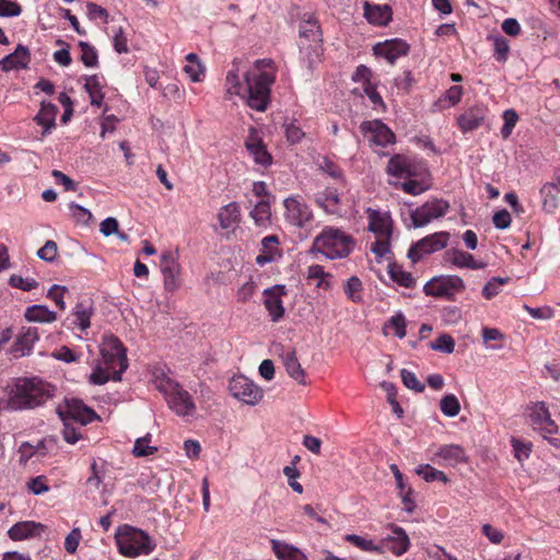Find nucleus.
Returning <instances> with one entry per match:
<instances>
[{
	"mask_svg": "<svg viewBox=\"0 0 560 560\" xmlns=\"http://www.w3.org/2000/svg\"><path fill=\"white\" fill-rule=\"evenodd\" d=\"M429 347L434 351L450 354L455 350V341L451 335L443 334L438 339L430 342Z\"/></svg>",
	"mask_w": 560,
	"mask_h": 560,
	"instance_id": "nucleus-46",
	"label": "nucleus"
},
{
	"mask_svg": "<svg viewBox=\"0 0 560 560\" xmlns=\"http://www.w3.org/2000/svg\"><path fill=\"white\" fill-rule=\"evenodd\" d=\"M529 417L535 429H538L548 434L557 433L558 427L551 419L550 412L545 402H536L532 408Z\"/></svg>",
	"mask_w": 560,
	"mask_h": 560,
	"instance_id": "nucleus-19",
	"label": "nucleus"
},
{
	"mask_svg": "<svg viewBox=\"0 0 560 560\" xmlns=\"http://www.w3.org/2000/svg\"><path fill=\"white\" fill-rule=\"evenodd\" d=\"M393 327L395 329V335L402 339L406 336V319L401 313L396 314L390 317V319L385 324V328Z\"/></svg>",
	"mask_w": 560,
	"mask_h": 560,
	"instance_id": "nucleus-57",
	"label": "nucleus"
},
{
	"mask_svg": "<svg viewBox=\"0 0 560 560\" xmlns=\"http://www.w3.org/2000/svg\"><path fill=\"white\" fill-rule=\"evenodd\" d=\"M284 208L287 221L294 226L304 228L313 219L312 210L298 198H287L284 200Z\"/></svg>",
	"mask_w": 560,
	"mask_h": 560,
	"instance_id": "nucleus-15",
	"label": "nucleus"
},
{
	"mask_svg": "<svg viewBox=\"0 0 560 560\" xmlns=\"http://www.w3.org/2000/svg\"><path fill=\"white\" fill-rule=\"evenodd\" d=\"M63 423L62 429V436L66 442L70 444L77 443L81 439V434L78 432L77 428L74 427V422L68 421V420H61Z\"/></svg>",
	"mask_w": 560,
	"mask_h": 560,
	"instance_id": "nucleus-60",
	"label": "nucleus"
},
{
	"mask_svg": "<svg viewBox=\"0 0 560 560\" xmlns=\"http://www.w3.org/2000/svg\"><path fill=\"white\" fill-rule=\"evenodd\" d=\"M159 388L164 393L168 407L177 416H189L195 411L192 397L177 382L167 380Z\"/></svg>",
	"mask_w": 560,
	"mask_h": 560,
	"instance_id": "nucleus-5",
	"label": "nucleus"
},
{
	"mask_svg": "<svg viewBox=\"0 0 560 560\" xmlns=\"http://www.w3.org/2000/svg\"><path fill=\"white\" fill-rule=\"evenodd\" d=\"M300 47L301 49L304 48H312V45L310 44L306 46L304 43L305 40H308L314 44V49L318 47L319 43L322 42V33L320 27L316 20H314L311 15L308 19H305L302 21L300 25Z\"/></svg>",
	"mask_w": 560,
	"mask_h": 560,
	"instance_id": "nucleus-22",
	"label": "nucleus"
},
{
	"mask_svg": "<svg viewBox=\"0 0 560 560\" xmlns=\"http://www.w3.org/2000/svg\"><path fill=\"white\" fill-rule=\"evenodd\" d=\"M57 413L61 420L66 419L71 422L79 423L80 425L91 423L93 420L98 418L92 408L85 406L79 399L66 400L63 407L59 406L57 408Z\"/></svg>",
	"mask_w": 560,
	"mask_h": 560,
	"instance_id": "nucleus-10",
	"label": "nucleus"
},
{
	"mask_svg": "<svg viewBox=\"0 0 560 560\" xmlns=\"http://www.w3.org/2000/svg\"><path fill=\"white\" fill-rule=\"evenodd\" d=\"M462 95L463 88L460 85H453L435 103V106H440L441 108L452 107L460 101Z\"/></svg>",
	"mask_w": 560,
	"mask_h": 560,
	"instance_id": "nucleus-41",
	"label": "nucleus"
},
{
	"mask_svg": "<svg viewBox=\"0 0 560 560\" xmlns=\"http://www.w3.org/2000/svg\"><path fill=\"white\" fill-rule=\"evenodd\" d=\"M94 314L92 303L82 301L77 303L72 312L71 324L78 327L81 331H85L91 326V317Z\"/></svg>",
	"mask_w": 560,
	"mask_h": 560,
	"instance_id": "nucleus-27",
	"label": "nucleus"
},
{
	"mask_svg": "<svg viewBox=\"0 0 560 560\" xmlns=\"http://www.w3.org/2000/svg\"><path fill=\"white\" fill-rule=\"evenodd\" d=\"M400 375L401 381L407 388L412 389L416 393H422L424 390V384L417 378L413 372L402 369L400 371Z\"/></svg>",
	"mask_w": 560,
	"mask_h": 560,
	"instance_id": "nucleus-51",
	"label": "nucleus"
},
{
	"mask_svg": "<svg viewBox=\"0 0 560 560\" xmlns=\"http://www.w3.org/2000/svg\"><path fill=\"white\" fill-rule=\"evenodd\" d=\"M345 540L363 551L378 552V544L374 542L372 539H368L355 534H348L345 536Z\"/></svg>",
	"mask_w": 560,
	"mask_h": 560,
	"instance_id": "nucleus-45",
	"label": "nucleus"
},
{
	"mask_svg": "<svg viewBox=\"0 0 560 560\" xmlns=\"http://www.w3.org/2000/svg\"><path fill=\"white\" fill-rule=\"evenodd\" d=\"M360 130L364 136L371 135L370 140L380 147L395 143V133L380 119L361 122Z\"/></svg>",
	"mask_w": 560,
	"mask_h": 560,
	"instance_id": "nucleus-14",
	"label": "nucleus"
},
{
	"mask_svg": "<svg viewBox=\"0 0 560 560\" xmlns=\"http://www.w3.org/2000/svg\"><path fill=\"white\" fill-rule=\"evenodd\" d=\"M38 331L35 327L24 329L14 341L11 352L15 357L28 355L33 349V345L38 340Z\"/></svg>",
	"mask_w": 560,
	"mask_h": 560,
	"instance_id": "nucleus-23",
	"label": "nucleus"
},
{
	"mask_svg": "<svg viewBox=\"0 0 560 560\" xmlns=\"http://www.w3.org/2000/svg\"><path fill=\"white\" fill-rule=\"evenodd\" d=\"M45 526L40 523L33 521H24L14 524L8 532L9 536L13 540H22L34 536L36 530H43Z\"/></svg>",
	"mask_w": 560,
	"mask_h": 560,
	"instance_id": "nucleus-30",
	"label": "nucleus"
},
{
	"mask_svg": "<svg viewBox=\"0 0 560 560\" xmlns=\"http://www.w3.org/2000/svg\"><path fill=\"white\" fill-rule=\"evenodd\" d=\"M494 45V58L499 62H505L510 52V44L506 38L501 35L492 37Z\"/></svg>",
	"mask_w": 560,
	"mask_h": 560,
	"instance_id": "nucleus-49",
	"label": "nucleus"
},
{
	"mask_svg": "<svg viewBox=\"0 0 560 560\" xmlns=\"http://www.w3.org/2000/svg\"><path fill=\"white\" fill-rule=\"evenodd\" d=\"M511 443H512V446H513V450H514V453H515V457L520 462H522L525 458H528L529 453H530V447H532L530 443L522 442V441H520V440H517L515 438H513L511 440Z\"/></svg>",
	"mask_w": 560,
	"mask_h": 560,
	"instance_id": "nucleus-64",
	"label": "nucleus"
},
{
	"mask_svg": "<svg viewBox=\"0 0 560 560\" xmlns=\"http://www.w3.org/2000/svg\"><path fill=\"white\" fill-rule=\"evenodd\" d=\"M27 489L35 495H39L49 490L48 485L46 483L45 476H37L35 478L30 479L27 482Z\"/></svg>",
	"mask_w": 560,
	"mask_h": 560,
	"instance_id": "nucleus-61",
	"label": "nucleus"
},
{
	"mask_svg": "<svg viewBox=\"0 0 560 560\" xmlns=\"http://www.w3.org/2000/svg\"><path fill=\"white\" fill-rule=\"evenodd\" d=\"M115 538L119 552L128 558L148 556L155 548L154 540L144 530L130 525L120 526Z\"/></svg>",
	"mask_w": 560,
	"mask_h": 560,
	"instance_id": "nucleus-4",
	"label": "nucleus"
},
{
	"mask_svg": "<svg viewBox=\"0 0 560 560\" xmlns=\"http://www.w3.org/2000/svg\"><path fill=\"white\" fill-rule=\"evenodd\" d=\"M510 278L494 277L486 283L482 289V295L487 300H491L500 293V287L508 283Z\"/></svg>",
	"mask_w": 560,
	"mask_h": 560,
	"instance_id": "nucleus-50",
	"label": "nucleus"
},
{
	"mask_svg": "<svg viewBox=\"0 0 560 560\" xmlns=\"http://www.w3.org/2000/svg\"><path fill=\"white\" fill-rule=\"evenodd\" d=\"M151 441V434L148 433L147 435L139 438L136 440L132 454L136 457H144L154 454L158 451V447L150 446L149 443Z\"/></svg>",
	"mask_w": 560,
	"mask_h": 560,
	"instance_id": "nucleus-44",
	"label": "nucleus"
},
{
	"mask_svg": "<svg viewBox=\"0 0 560 560\" xmlns=\"http://www.w3.org/2000/svg\"><path fill=\"white\" fill-rule=\"evenodd\" d=\"M373 51L377 57L386 59L390 65L409 51V44L400 38H394L378 43L373 47Z\"/></svg>",
	"mask_w": 560,
	"mask_h": 560,
	"instance_id": "nucleus-17",
	"label": "nucleus"
},
{
	"mask_svg": "<svg viewBox=\"0 0 560 560\" xmlns=\"http://www.w3.org/2000/svg\"><path fill=\"white\" fill-rule=\"evenodd\" d=\"M485 115L481 108H470L458 118V126L464 131H471L477 129L483 121Z\"/></svg>",
	"mask_w": 560,
	"mask_h": 560,
	"instance_id": "nucleus-31",
	"label": "nucleus"
},
{
	"mask_svg": "<svg viewBox=\"0 0 560 560\" xmlns=\"http://www.w3.org/2000/svg\"><path fill=\"white\" fill-rule=\"evenodd\" d=\"M504 125L501 128L502 138L506 139L511 136L513 128L515 127L518 115L514 109H506L503 113Z\"/></svg>",
	"mask_w": 560,
	"mask_h": 560,
	"instance_id": "nucleus-54",
	"label": "nucleus"
},
{
	"mask_svg": "<svg viewBox=\"0 0 560 560\" xmlns=\"http://www.w3.org/2000/svg\"><path fill=\"white\" fill-rule=\"evenodd\" d=\"M364 16L376 25H386L392 20V9L387 4H370L368 1L363 4Z\"/></svg>",
	"mask_w": 560,
	"mask_h": 560,
	"instance_id": "nucleus-26",
	"label": "nucleus"
},
{
	"mask_svg": "<svg viewBox=\"0 0 560 560\" xmlns=\"http://www.w3.org/2000/svg\"><path fill=\"white\" fill-rule=\"evenodd\" d=\"M284 127L287 140L292 144L299 143L305 137V132L294 122L287 124Z\"/></svg>",
	"mask_w": 560,
	"mask_h": 560,
	"instance_id": "nucleus-62",
	"label": "nucleus"
},
{
	"mask_svg": "<svg viewBox=\"0 0 560 560\" xmlns=\"http://www.w3.org/2000/svg\"><path fill=\"white\" fill-rule=\"evenodd\" d=\"M446 256L453 265L459 268H469L476 270L486 267V262L476 261L471 254L456 248L447 250Z\"/></svg>",
	"mask_w": 560,
	"mask_h": 560,
	"instance_id": "nucleus-29",
	"label": "nucleus"
},
{
	"mask_svg": "<svg viewBox=\"0 0 560 560\" xmlns=\"http://www.w3.org/2000/svg\"><path fill=\"white\" fill-rule=\"evenodd\" d=\"M388 273L393 281L405 288H413L416 284L415 278L410 272L405 271L400 266L393 264L388 266Z\"/></svg>",
	"mask_w": 560,
	"mask_h": 560,
	"instance_id": "nucleus-37",
	"label": "nucleus"
},
{
	"mask_svg": "<svg viewBox=\"0 0 560 560\" xmlns=\"http://www.w3.org/2000/svg\"><path fill=\"white\" fill-rule=\"evenodd\" d=\"M241 60L235 59L225 77V98L241 96L246 104L258 112H265L270 100V88L275 82V75L269 72H259L258 74L245 72L244 86L240 80Z\"/></svg>",
	"mask_w": 560,
	"mask_h": 560,
	"instance_id": "nucleus-1",
	"label": "nucleus"
},
{
	"mask_svg": "<svg viewBox=\"0 0 560 560\" xmlns=\"http://www.w3.org/2000/svg\"><path fill=\"white\" fill-rule=\"evenodd\" d=\"M84 88L90 95L91 104L100 107L104 100V93L102 92V84L98 75L93 74L86 77Z\"/></svg>",
	"mask_w": 560,
	"mask_h": 560,
	"instance_id": "nucleus-35",
	"label": "nucleus"
},
{
	"mask_svg": "<svg viewBox=\"0 0 560 560\" xmlns=\"http://www.w3.org/2000/svg\"><path fill=\"white\" fill-rule=\"evenodd\" d=\"M436 456L441 457L451 466H456L459 463L466 462V455L463 447L454 444L442 446L436 453Z\"/></svg>",
	"mask_w": 560,
	"mask_h": 560,
	"instance_id": "nucleus-34",
	"label": "nucleus"
},
{
	"mask_svg": "<svg viewBox=\"0 0 560 560\" xmlns=\"http://www.w3.org/2000/svg\"><path fill=\"white\" fill-rule=\"evenodd\" d=\"M81 538L82 535L80 528H73L65 539L66 551L70 555H73L78 549Z\"/></svg>",
	"mask_w": 560,
	"mask_h": 560,
	"instance_id": "nucleus-58",
	"label": "nucleus"
},
{
	"mask_svg": "<svg viewBox=\"0 0 560 560\" xmlns=\"http://www.w3.org/2000/svg\"><path fill=\"white\" fill-rule=\"evenodd\" d=\"M369 230L377 235V237L390 236L392 230L386 219L382 218L377 212L370 217Z\"/></svg>",
	"mask_w": 560,
	"mask_h": 560,
	"instance_id": "nucleus-39",
	"label": "nucleus"
},
{
	"mask_svg": "<svg viewBox=\"0 0 560 560\" xmlns=\"http://www.w3.org/2000/svg\"><path fill=\"white\" fill-rule=\"evenodd\" d=\"M54 388L37 378H22L11 389L5 406L11 410L33 409L52 397Z\"/></svg>",
	"mask_w": 560,
	"mask_h": 560,
	"instance_id": "nucleus-2",
	"label": "nucleus"
},
{
	"mask_svg": "<svg viewBox=\"0 0 560 560\" xmlns=\"http://www.w3.org/2000/svg\"><path fill=\"white\" fill-rule=\"evenodd\" d=\"M390 533L378 542V552L390 551L399 557L405 553L410 545L407 533L399 526L389 525Z\"/></svg>",
	"mask_w": 560,
	"mask_h": 560,
	"instance_id": "nucleus-12",
	"label": "nucleus"
},
{
	"mask_svg": "<svg viewBox=\"0 0 560 560\" xmlns=\"http://www.w3.org/2000/svg\"><path fill=\"white\" fill-rule=\"evenodd\" d=\"M79 47L81 49V61L86 66L94 68L98 65V56L97 51L93 46H91L86 42H79Z\"/></svg>",
	"mask_w": 560,
	"mask_h": 560,
	"instance_id": "nucleus-48",
	"label": "nucleus"
},
{
	"mask_svg": "<svg viewBox=\"0 0 560 560\" xmlns=\"http://www.w3.org/2000/svg\"><path fill=\"white\" fill-rule=\"evenodd\" d=\"M161 271L164 277V288L166 291L173 292L180 285L179 264L177 256L172 252H165L161 256Z\"/></svg>",
	"mask_w": 560,
	"mask_h": 560,
	"instance_id": "nucleus-16",
	"label": "nucleus"
},
{
	"mask_svg": "<svg viewBox=\"0 0 560 560\" xmlns=\"http://www.w3.org/2000/svg\"><path fill=\"white\" fill-rule=\"evenodd\" d=\"M464 281L458 276H446L433 278L423 287V291L428 296L446 298L451 300L455 290H463Z\"/></svg>",
	"mask_w": 560,
	"mask_h": 560,
	"instance_id": "nucleus-11",
	"label": "nucleus"
},
{
	"mask_svg": "<svg viewBox=\"0 0 560 560\" xmlns=\"http://www.w3.org/2000/svg\"><path fill=\"white\" fill-rule=\"evenodd\" d=\"M67 288L66 287H61V285H58V284H54L49 291H48V294L47 296L51 300H54V302L56 303V305L60 308V310H65L66 308V303L63 301V294L67 292Z\"/></svg>",
	"mask_w": 560,
	"mask_h": 560,
	"instance_id": "nucleus-63",
	"label": "nucleus"
},
{
	"mask_svg": "<svg viewBox=\"0 0 560 560\" xmlns=\"http://www.w3.org/2000/svg\"><path fill=\"white\" fill-rule=\"evenodd\" d=\"M557 189L553 185L546 183L540 188V195L542 198V209L548 212L552 213L558 208V194Z\"/></svg>",
	"mask_w": 560,
	"mask_h": 560,
	"instance_id": "nucleus-36",
	"label": "nucleus"
},
{
	"mask_svg": "<svg viewBox=\"0 0 560 560\" xmlns=\"http://www.w3.org/2000/svg\"><path fill=\"white\" fill-rule=\"evenodd\" d=\"M361 290H362L361 280L355 276L350 277L347 281V287L345 289V292L348 295V298L354 303L360 302L361 301V295H360Z\"/></svg>",
	"mask_w": 560,
	"mask_h": 560,
	"instance_id": "nucleus-52",
	"label": "nucleus"
},
{
	"mask_svg": "<svg viewBox=\"0 0 560 560\" xmlns=\"http://www.w3.org/2000/svg\"><path fill=\"white\" fill-rule=\"evenodd\" d=\"M30 62V49L26 46L19 44L12 54H9L0 60V69L4 72L15 69H26Z\"/></svg>",
	"mask_w": 560,
	"mask_h": 560,
	"instance_id": "nucleus-20",
	"label": "nucleus"
},
{
	"mask_svg": "<svg viewBox=\"0 0 560 560\" xmlns=\"http://www.w3.org/2000/svg\"><path fill=\"white\" fill-rule=\"evenodd\" d=\"M355 245L354 238L345 231L325 226L314 238L311 253L322 254L328 259L345 258L350 255Z\"/></svg>",
	"mask_w": 560,
	"mask_h": 560,
	"instance_id": "nucleus-3",
	"label": "nucleus"
},
{
	"mask_svg": "<svg viewBox=\"0 0 560 560\" xmlns=\"http://www.w3.org/2000/svg\"><path fill=\"white\" fill-rule=\"evenodd\" d=\"M22 12V7L16 1L0 0V16L12 18L19 16Z\"/></svg>",
	"mask_w": 560,
	"mask_h": 560,
	"instance_id": "nucleus-56",
	"label": "nucleus"
},
{
	"mask_svg": "<svg viewBox=\"0 0 560 560\" xmlns=\"http://www.w3.org/2000/svg\"><path fill=\"white\" fill-rule=\"evenodd\" d=\"M281 359L284 364L285 371L291 378L296 381L301 385H306L307 382L305 380V371L301 366V363L296 357V352L294 349L283 350L281 353Z\"/></svg>",
	"mask_w": 560,
	"mask_h": 560,
	"instance_id": "nucleus-24",
	"label": "nucleus"
},
{
	"mask_svg": "<svg viewBox=\"0 0 560 560\" xmlns=\"http://www.w3.org/2000/svg\"><path fill=\"white\" fill-rule=\"evenodd\" d=\"M58 246L55 241H47L43 247H40L37 252V256L39 259L52 262L57 257Z\"/></svg>",
	"mask_w": 560,
	"mask_h": 560,
	"instance_id": "nucleus-55",
	"label": "nucleus"
},
{
	"mask_svg": "<svg viewBox=\"0 0 560 560\" xmlns=\"http://www.w3.org/2000/svg\"><path fill=\"white\" fill-rule=\"evenodd\" d=\"M416 472L427 482L442 481L443 483H447L450 481L447 476L442 470H438L429 464L418 466Z\"/></svg>",
	"mask_w": 560,
	"mask_h": 560,
	"instance_id": "nucleus-38",
	"label": "nucleus"
},
{
	"mask_svg": "<svg viewBox=\"0 0 560 560\" xmlns=\"http://www.w3.org/2000/svg\"><path fill=\"white\" fill-rule=\"evenodd\" d=\"M448 240V232H436L430 234L411 245L408 250V258L413 264L418 262L423 258V256L445 248L447 246Z\"/></svg>",
	"mask_w": 560,
	"mask_h": 560,
	"instance_id": "nucleus-7",
	"label": "nucleus"
},
{
	"mask_svg": "<svg viewBox=\"0 0 560 560\" xmlns=\"http://www.w3.org/2000/svg\"><path fill=\"white\" fill-rule=\"evenodd\" d=\"M421 168V164L416 163L409 158L401 154H395L388 161L386 170L389 175L402 178L417 176Z\"/></svg>",
	"mask_w": 560,
	"mask_h": 560,
	"instance_id": "nucleus-18",
	"label": "nucleus"
},
{
	"mask_svg": "<svg viewBox=\"0 0 560 560\" xmlns=\"http://www.w3.org/2000/svg\"><path fill=\"white\" fill-rule=\"evenodd\" d=\"M101 355L103 364L113 369L118 368V370H114V381H119L128 368L126 349L121 341L115 336L105 337L101 347Z\"/></svg>",
	"mask_w": 560,
	"mask_h": 560,
	"instance_id": "nucleus-6",
	"label": "nucleus"
},
{
	"mask_svg": "<svg viewBox=\"0 0 560 560\" xmlns=\"http://www.w3.org/2000/svg\"><path fill=\"white\" fill-rule=\"evenodd\" d=\"M448 208V202L443 199H432L427 201L424 205L411 211L410 219L413 228L425 226L432 220L444 217Z\"/></svg>",
	"mask_w": 560,
	"mask_h": 560,
	"instance_id": "nucleus-9",
	"label": "nucleus"
},
{
	"mask_svg": "<svg viewBox=\"0 0 560 560\" xmlns=\"http://www.w3.org/2000/svg\"><path fill=\"white\" fill-rule=\"evenodd\" d=\"M232 396L246 405H257L264 396L262 389L244 375L233 376L229 384Z\"/></svg>",
	"mask_w": 560,
	"mask_h": 560,
	"instance_id": "nucleus-8",
	"label": "nucleus"
},
{
	"mask_svg": "<svg viewBox=\"0 0 560 560\" xmlns=\"http://www.w3.org/2000/svg\"><path fill=\"white\" fill-rule=\"evenodd\" d=\"M271 546L272 550L275 551L279 560H295L298 553L300 552L298 548H294L276 539L271 540Z\"/></svg>",
	"mask_w": 560,
	"mask_h": 560,
	"instance_id": "nucleus-42",
	"label": "nucleus"
},
{
	"mask_svg": "<svg viewBox=\"0 0 560 560\" xmlns=\"http://www.w3.org/2000/svg\"><path fill=\"white\" fill-rule=\"evenodd\" d=\"M9 284L13 288L21 289L23 291H32L38 287V282L33 278H23L18 275H12L9 279Z\"/></svg>",
	"mask_w": 560,
	"mask_h": 560,
	"instance_id": "nucleus-53",
	"label": "nucleus"
},
{
	"mask_svg": "<svg viewBox=\"0 0 560 560\" xmlns=\"http://www.w3.org/2000/svg\"><path fill=\"white\" fill-rule=\"evenodd\" d=\"M339 196L336 189L327 188L316 197V203L329 214H336L339 211Z\"/></svg>",
	"mask_w": 560,
	"mask_h": 560,
	"instance_id": "nucleus-32",
	"label": "nucleus"
},
{
	"mask_svg": "<svg viewBox=\"0 0 560 560\" xmlns=\"http://www.w3.org/2000/svg\"><path fill=\"white\" fill-rule=\"evenodd\" d=\"M115 370H118L115 368ZM114 380V369L108 368V365H97L94 371L90 375V382L94 385H103L105 384L109 378Z\"/></svg>",
	"mask_w": 560,
	"mask_h": 560,
	"instance_id": "nucleus-47",
	"label": "nucleus"
},
{
	"mask_svg": "<svg viewBox=\"0 0 560 560\" xmlns=\"http://www.w3.org/2000/svg\"><path fill=\"white\" fill-rule=\"evenodd\" d=\"M264 305L268 311L271 322L278 323L284 317L282 298L287 295L284 285L276 284L264 290Z\"/></svg>",
	"mask_w": 560,
	"mask_h": 560,
	"instance_id": "nucleus-13",
	"label": "nucleus"
},
{
	"mask_svg": "<svg viewBox=\"0 0 560 560\" xmlns=\"http://www.w3.org/2000/svg\"><path fill=\"white\" fill-rule=\"evenodd\" d=\"M58 107L55 104L45 101L40 103V109L34 117V120L37 122V125L43 126V136L50 133L55 128Z\"/></svg>",
	"mask_w": 560,
	"mask_h": 560,
	"instance_id": "nucleus-25",
	"label": "nucleus"
},
{
	"mask_svg": "<svg viewBox=\"0 0 560 560\" xmlns=\"http://www.w3.org/2000/svg\"><path fill=\"white\" fill-rule=\"evenodd\" d=\"M440 408L446 417H456L460 411V404L454 394H448L441 399Z\"/></svg>",
	"mask_w": 560,
	"mask_h": 560,
	"instance_id": "nucleus-43",
	"label": "nucleus"
},
{
	"mask_svg": "<svg viewBox=\"0 0 560 560\" xmlns=\"http://www.w3.org/2000/svg\"><path fill=\"white\" fill-rule=\"evenodd\" d=\"M245 147L257 164L262 166H268L271 164V155L266 150L262 140L258 137L256 130L253 128L250 129V133L245 141Z\"/></svg>",
	"mask_w": 560,
	"mask_h": 560,
	"instance_id": "nucleus-21",
	"label": "nucleus"
},
{
	"mask_svg": "<svg viewBox=\"0 0 560 560\" xmlns=\"http://www.w3.org/2000/svg\"><path fill=\"white\" fill-rule=\"evenodd\" d=\"M240 218L241 211L236 202H230L229 205L223 206L218 213V220L221 229L223 230H234L240 223Z\"/></svg>",
	"mask_w": 560,
	"mask_h": 560,
	"instance_id": "nucleus-28",
	"label": "nucleus"
},
{
	"mask_svg": "<svg viewBox=\"0 0 560 560\" xmlns=\"http://www.w3.org/2000/svg\"><path fill=\"white\" fill-rule=\"evenodd\" d=\"M283 474L288 478L289 486L293 491L298 493L303 492V486L296 481L300 477V471L294 466H285L283 468Z\"/></svg>",
	"mask_w": 560,
	"mask_h": 560,
	"instance_id": "nucleus-59",
	"label": "nucleus"
},
{
	"mask_svg": "<svg viewBox=\"0 0 560 560\" xmlns=\"http://www.w3.org/2000/svg\"><path fill=\"white\" fill-rule=\"evenodd\" d=\"M25 318L27 322L52 323L57 319L55 312L45 305H32L26 308Z\"/></svg>",
	"mask_w": 560,
	"mask_h": 560,
	"instance_id": "nucleus-33",
	"label": "nucleus"
},
{
	"mask_svg": "<svg viewBox=\"0 0 560 560\" xmlns=\"http://www.w3.org/2000/svg\"><path fill=\"white\" fill-rule=\"evenodd\" d=\"M249 214L258 226H265L271 215L269 202L264 200L259 201Z\"/></svg>",
	"mask_w": 560,
	"mask_h": 560,
	"instance_id": "nucleus-40",
	"label": "nucleus"
}]
</instances>
